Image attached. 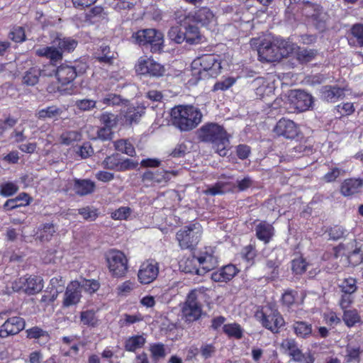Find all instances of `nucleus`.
<instances>
[{"label": "nucleus", "mask_w": 363, "mask_h": 363, "mask_svg": "<svg viewBox=\"0 0 363 363\" xmlns=\"http://www.w3.org/2000/svg\"><path fill=\"white\" fill-rule=\"evenodd\" d=\"M197 137L199 141L211 144L215 152L220 157L228 155L231 135L223 125L217 123H206L198 129Z\"/></svg>", "instance_id": "obj_1"}, {"label": "nucleus", "mask_w": 363, "mask_h": 363, "mask_svg": "<svg viewBox=\"0 0 363 363\" xmlns=\"http://www.w3.org/2000/svg\"><path fill=\"white\" fill-rule=\"evenodd\" d=\"M172 124L181 131H189L201 122L203 115L199 108L189 105H179L171 111Z\"/></svg>", "instance_id": "obj_2"}, {"label": "nucleus", "mask_w": 363, "mask_h": 363, "mask_svg": "<svg viewBox=\"0 0 363 363\" xmlns=\"http://www.w3.org/2000/svg\"><path fill=\"white\" fill-rule=\"evenodd\" d=\"M191 68L192 75L199 80L216 77L222 67L218 55H203L192 62Z\"/></svg>", "instance_id": "obj_3"}, {"label": "nucleus", "mask_w": 363, "mask_h": 363, "mask_svg": "<svg viewBox=\"0 0 363 363\" xmlns=\"http://www.w3.org/2000/svg\"><path fill=\"white\" fill-rule=\"evenodd\" d=\"M115 111L118 112L115 116V124L118 123L122 125L137 123L144 113L143 108L133 106L128 100L122 99L121 96L117 94H115Z\"/></svg>", "instance_id": "obj_4"}, {"label": "nucleus", "mask_w": 363, "mask_h": 363, "mask_svg": "<svg viewBox=\"0 0 363 363\" xmlns=\"http://www.w3.org/2000/svg\"><path fill=\"white\" fill-rule=\"evenodd\" d=\"M292 48L289 42L281 40L277 43L270 41L262 42L258 48L257 52L259 60L265 62H274L286 56Z\"/></svg>", "instance_id": "obj_5"}, {"label": "nucleus", "mask_w": 363, "mask_h": 363, "mask_svg": "<svg viewBox=\"0 0 363 363\" xmlns=\"http://www.w3.org/2000/svg\"><path fill=\"white\" fill-rule=\"evenodd\" d=\"M133 38L135 43L150 48L153 53L160 52L164 47V35L156 29L140 30L133 35Z\"/></svg>", "instance_id": "obj_6"}, {"label": "nucleus", "mask_w": 363, "mask_h": 363, "mask_svg": "<svg viewBox=\"0 0 363 363\" xmlns=\"http://www.w3.org/2000/svg\"><path fill=\"white\" fill-rule=\"evenodd\" d=\"M256 317L262 325L273 334L279 333L286 323L279 310L271 304L257 312Z\"/></svg>", "instance_id": "obj_7"}, {"label": "nucleus", "mask_w": 363, "mask_h": 363, "mask_svg": "<svg viewBox=\"0 0 363 363\" xmlns=\"http://www.w3.org/2000/svg\"><path fill=\"white\" fill-rule=\"evenodd\" d=\"M303 13L307 23L315 30L322 33L327 29L329 16L323 6L308 1L304 5Z\"/></svg>", "instance_id": "obj_8"}, {"label": "nucleus", "mask_w": 363, "mask_h": 363, "mask_svg": "<svg viewBox=\"0 0 363 363\" xmlns=\"http://www.w3.org/2000/svg\"><path fill=\"white\" fill-rule=\"evenodd\" d=\"M44 287L41 277L34 274H26L11 282V289L14 292L23 291L28 295L39 293Z\"/></svg>", "instance_id": "obj_9"}, {"label": "nucleus", "mask_w": 363, "mask_h": 363, "mask_svg": "<svg viewBox=\"0 0 363 363\" xmlns=\"http://www.w3.org/2000/svg\"><path fill=\"white\" fill-rule=\"evenodd\" d=\"M202 234V228L196 223L184 226L176 235L182 249H193L199 243Z\"/></svg>", "instance_id": "obj_10"}, {"label": "nucleus", "mask_w": 363, "mask_h": 363, "mask_svg": "<svg viewBox=\"0 0 363 363\" xmlns=\"http://www.w3.org/2000/svg\"><path fill=\"white\" fill-rule=\"evenodd\" d=\"M200 290H191L187 295L182 308V315L186 323H192L199 319L201 315V306L198 302V294Z\"/></svg>", "instance_id": "obj_11"}, {"label": "nucleus", "mask_w": 363, "mask_h": 363, "mask_svg": "<svg viewBox=\"0 0 363 363\" xmlns=\"http://www.w3.org/2000/svg\"><path fill=\"white\" fill-rule=\"evenodd\" d=\"M158 273V263L155 260H147L140 265L138 279L140 284H149L156 279Z\"/></svg>", "instance_id": "obj_12"}, {"label": "nucleus", "mask_w": 363, "mask_h": 363, "mask_svg": "<svg viewBox=\"0 0 363 363\" xmlns=\"http://www.w3.org/2000/svg\"><path fill=\"white\" fill-rule=\"evenodd\" d=\"M135 70L140 74H150L154 77L162 76L165 72V69L162 65L152 60L143 58L138 60Z\"/></svg>", "instance_id": "obj_13"}, {"label": "nucleus", "mask_w": 363, "mask_h": 363, "mask_svg": "<svg viewBox=\"0 0 363 363\" xmlns=\"http://www.w3.org/2000/svg\"><path fill=\"white\" fill-rule=\"evenodd\" d=\"M82 298L81 283L77 281H72L67 284L64 294L62 306L68 308L78 304Z\"/></svg>", "instance_id": "obj_14"}, {"label": "nucleus", "mask_w": 363, "mask_h": 363, "mask_svg": "<svg viewBox=\"0 0 363 363\" xmlns=\"http://www.w3.org/2000/svg\"><path fill=\"white\" fill-rule=\"evenodd\" d=\"M26 322L23 318L14 316L8 318L0 328V337L6 338L16 335L25 328Z\"/></svg>", "instance_id": "obj_15"}, {"label": "nucleus", "mask_w": 363, "mask_h": 363, "mask_svg": "<svg viewBox=\"0 0 363 363\" xmlns=\"http://www.w3.org/2000/svg\"><path fill=\"white\" fill-rule=\"evenodd\" d=\"M291 104L294 111L303 112L309 109L313 103V96L308 93L297 90L290 96Z\"/></svg>", "instance_id": "obj_16"}, {"label": "nucleus", "mask_w": 363, "mask_h": 363, "mask_svg": "<svg viewBox=\"0 0 363 363\" xmlns=\"http://www.w3.org/2000/svg\"><path fill=\"white\" fill-rule=\"evenodd\" d=\"M274 131L279 136L294 139L298 135V128L293 121L281 118L277 122Z\"/></svg>", "instance_id": "obj_17"}, {"label": "nucleus", "mask_w": 363, "mask_h": 363, "mask_svg": "<svg viewBox=\"0 0 363 363\" xmlns=\"http://www.w3.org/2000/svg\"><path fill=\"white\" fill-rule=\"evenodd\" d=\"M77 75L76 68L67 65H61L57 67L56 77L62 86L70 84Z\"/></svg>", "instance_id": "obj_18"}, {"label": "nucleus", "mask_w": 363, "mask_h": 363, "mask_svg": "<svg viewBox=\"0 0 363 363\" xmlns=\"http://www.w3.org/2000/svg\"><path fill=\"white\" fill-rule=\"evenodd\" d=\"M239 269L233 264H227L211 274V279L216 282H227L231 280Z\"/></svg>", "instance_id": "obj_19"}, {"label": "nucleus", "mask_w": 363, "mask_h": 363, "mask_svg": "<svg viewBox=\"0 0 363 363\" xmlns=\"http://www.w3.org/2000/svg\"><path fill=\"white\" fill-rule=\"evenodd\" d=\"M198 260L200 267V276L204 275L218 265L217 257L211 253L205 252L202 254L198 257Z\"/></svg>", "instance_id": "obj_20"}, {"label": "nucleus", "mask_w": 363, "mask_h": 363, "mask_svg": "<svg viewBox=\"0 0 363 363\" xmlns=\"http://www.w3.org/2000/svg\"><path fill=\"white\" fill-rule=\"evenodd\" d=\"M35 53L40 57H45L50 60V62L55 64L62 59V54L60 49L55 45L46 46L36 50Z\"/></svg>", "instance_id": "obj_21"}, {"label": "nucleus", "mask_w": 363, "mask_h": 363, "mask_svg": "<svg viewBox=\"0 0 363 363\" xmlns=\"http://www.w3.org/2000/svg\"><path fill=\"white\" fill-rule=\"evenodd\" d=\"M128 269V259L121 250H115V277H124Z\"/></svg>", "instance_id": "obj_22"}, {"label": "nucleus", "mask_w": 363, "mask_h": 363, "mask_svg": "<svg viewBox=\"0 0 363 363\" xmlns=\"http://www.w3.org/2000/svg\"><path fill=\"white\" fill-rule=\"evenodd\" d=\"M362 186L363 180L361 179H347L342 183L340 191L345 196H351L359 192Z\"/></svg>", "instance_id": "obj_23"}, {"label": "nucleus", "mask_w": 363, "mask_h": 363, "mask_svg": "<svg viewBox=\"0 0 363 363\" xmlns=\"http://www.w3.org/2000/svg\"><path fill=\"white\" fill-rule=\"evenodd\" d=\"M32 201V198L26 192L20 193L14 199H8L4 204L6 211L13 210L18 207L27 206Z\"/></svg>", "instance_id": "obj_24"}, {"label": "nucleus", "mask_w": 363, "mask_h": 363, "mask_svg": "<svg viewBox=\"0 0 363 363\" xmlns=\"http://www.w3.org/2000/svg\"><path fill=\"white\" fill-rule=\"evenodd\" d=\"M255 232L256 236L259 240L268 243L274 236V228L272 225L267 222L262 221L256 225Z\"/></svg>", "instance_id": "obj_25"}, {"label": "nucleus", "mask_w": 363, "mask_h": 363, "mask_svg": "<svg viewBox=\"0 0 363 363\" xmlns=\"http://www.w3.org/2000/svg\"><path fill=\"white\" fill-rule=\"evenodd\" d=\"M95 183L90 179H75L73 189L79 196H86L93 193L95 190Z\"/></svg>", "instance_id": "obj_26"}, {"label": "nucleus", "mask_w": 363, "mask_h": 363, "mask_svg": "<svg viewBox=\"0 0 363 363\" xmlns=\"http://www.w3.org/2000/svg\"><path fill=\"white\" fill-rule=\"evenodd\" d=\"M292 329L295 335L299 338L307 339L311 336H314L312 324L306 321H294Z\"/></svg>", "instance_id": "obj_27"}, {"label": "nucleus", "mask_w": 363, "mask_h": 363, "mask_svg": "<svg viewBox=\"0 0 363 363\" xmlns=\"http://www.w3.org/2000/svg\"><path fill=\"white\" fill-rule=\"evenodd\" d=\"M52 44L56 45L62 54L63 52H71L74 51L78 45V42L77 40L70 37L61 38L60 35H57L52 40Z\"/></svg>", "instance_id": "obj_28"}, {"label": "nucleus", "mask_w": 363, "mask_h": 363, "mask_svg": "<svg viewBox=\"0 0 363 363\" xmlns=\"http://www.w3.org/2000/svg\"><path fill=\"white\" fill-rule=\"evenodd\" d=\"M65 108L57 106H49L40 109L36 113V117L40 120L52 119L57 121L64 112Z\"/></svg>", "instance_id": "obj_29"}, {"label": "nucleus", "mask_w": 363, "mask_h": 363, "mask_svg": "<svg viewBox=\"0 0 363 363\" xmlns=\"http://www.w3.org/2000/svg\"><path fill=\"white\" fill-rule=\"evenodd\" d=\"M194 21L202 26H208L215 21L213 12L207 7H202L194 12Z\"/></svg>", "instance_id": "obj_30"}, {"label": "nucleus", "mask_w": 363, "mask_h": 363, "mask_svg": "<svg viewBox=\"0 0 363 363\" xmlns=\"http://www.w3.org/2000/svg\"><path fill=\"white\" fill-rule=\"evenodd\" d=\"M179 267L186 274L200 275V267L197 257L192 256L182 260L179 262Z\"/></svg>", "instance_id": "obj_31"}, {"label": "nucleus", "mask_w": 363, "mask_h": 363, "mask_svg": "<svg viewBox=\"0 0 363 363\" xmlns=\"http://www.w3.org/2000/svg\"><path fill=\"white\" fill-rule=\"evenodd\" d=\"M321 93L325 99L335 101L345 94V89L337 86L327 85L321 89Z\"/></svg>", "instance_id": "obj_32"}, {"label": "nucleus", "mask_w": 363, "mask_h": 363, "mask_svg": "<svg viewBox=\"0 0 363 363\" xmlns=\"http://www.w3.org/2000/svg\"><path fill=\"white\" fill-rule=\"evenodd\" d=\"M184 37L186 41L189 45H196L201 42L202 36L200 34L198 27L194 25H189L184 27Z\"/></svg>", "instance_id": "obj_33"}, {"label": "nucleus", "mask_w": 363, "mask_h": 363, "mask_svg": "<svg viewBox=\"0 0 363 363\" xmlns=\"http://www.w3.org/2000/svg\"><path fill=\"white\" fill-rule=\"evenodd\" d=\"M146 342V338L143 335H137L127 338L124 343L125 350L135 352V350L143 347Z\"/></svg>", "instance_id": "obj_34"}, {"label": "nucleus", "mask_w": 363, "mask_h": 363, "mask_svg": "<svg viewBox=\"0 0 363 363\" xmlns=\"http://www.w3.org/2000/svg\"><path fill=\"white\" fill-rule=\"evenodd\" d=\"M115 150L130 157H133L136 155L133 145L128 139H121L115 141Z\"/></svg>", "instance_id": "obj_35"}, {"label": "nucleus", "mask_w": 363, "mask_h": 363, "mask_svg": "<svg viewBox=\"0 0 363 363\" xmlns=\"http://www.w3.org/2000/svg\"><path fill=\"white\" fill-rule=\"evenodd\" d=\"M82 139V133L78 130H65L60 138V143L65 145H72Z\"/></svg>", "instance_id": "obj_36"}, {"label": "nucleus", "mask_w": 363, "mask_h": 363, "mask_svg": "<svg viewBox=\"0 0 363 363\" xmlns=\"http://www.w3.org/2000/svg\"><path fill=\"white\" fill-rule=\"evenodd\" d=\"M223 331L230 337L240 340L243 336V329L236 323L225 324L223 326Z\"/></svg>", "instance_id": "obj_37"}, {"label": "nucleus", "mask_w": 363, "mask_h": 363, "mask_svg": "<svg viewBox=\"0 0 363 363\" xmlns=\"http://www.w3.org/2000/svg\"><path fill=\"white\" fill-rule=\"evenodd\" d=\"M342 319L348 327H352L357 323H362L361 316L356 309L345 310Z\"/></svg>", "instance_id": "obj_38"}, {"label": "nucleus", "mask_w": 363, "mask_h": 363, "mask_svg": "<svg viewBox=\"0 0 363 363\" xmlns=\"http://www.w3.org/2000/svg\"><path fill=\"white\" fill-rule=\"evenodd\" d=\"M317 54L314 49H300L296 52V59L300 63L306 64L314 60Z\"/></svg>", "instance_id": "obj_39"}, {"label": "nucleus", "mask_w": 363, "mask_h": 363, "mask_svg": "<svg viewBox=\"0 0 363 363\" xmlns=\"http://www.w3.org/2000/svg\"><path fill=\"white\" fill-rule=\"evenodd\" d=\"M41 74V71L38 67H32L28 69L23 77V82L28 86L36 84Z\"/></svg>", "instance_id": "obj_40"}, {"label": "nucleus", "mask_w": 363, "mask_h": 363, "mask_svg": "<svg viewBox=\"0 0 363 363\" xmlns=\"http://www.w3.org/2000/svg\"><path fill=\"white\" fill-rule=\"evenodd\" d=\"M110 48L103 43L98 51L96 52V58L102 63L111 65L113 56L110 55Z\"/></svg>", "instance_id": "obj_41"}, {"label": "nucleus", "mask_w": 363, "mask_h": 363, "mask_svg": "<svg viewBox=\"0 0 363 363\" xmlns=\"http://www.w3.org/2000/svg\"><path fill=\"white\" fill-rule=\"evenodd\" d=\"M104 9L101 6H95L92 8L87 13H86V21L89 23H95L101 19L105 18Z\"/></svg>", "instance_id": "obj_42"}, {"label": "nucleus", "mask_w": 363, "mask_h": 363, "mask_svg": "<svg viewBox=\"0 0 363 363\" xmlns=\"http://www.w3.org/2000/svg\"><path fill=\"white\" fill-rule=\"evenodd\" d=\"M184 31L182 26H173L169 30L167 36L171 41L180 44L185 40Z\"/></svg>", "instance_id": "obj_43"}, {"label": "nucleus", "mask_w": 363, "mask_h": 363, "mask_svg": "<svg viewBox=\"0 0 363 363\" xmlns=\"http://www.w3.org/2000/svg\"><path fill=\"white\" fill-rule=\"evenodd\" d=\"M18 191V186L14 182H6L0 184V196L9 197Z\"/></svg>", "instance_id": "obj_44"}, {"label": "nucleus", "mask_w": 363, "mask_h": 363, "mask_svg": "<svg viewBox=\"0 0 363 363\" xmlns=\"http://www.w3.org/2000/svg\"><path fill=\"white\" fill-rule=\"evenodd\" d=\"M280 347L284 352L289 357L299 350L297 342L293 338H286L283 340Z\"/></svg>", "instance_id": "obj_45"}, {"label": "nucleus", "mask_w": 363, "mask_h": 363, "mask_svg": "<svg viewBox=\"0 0 363 363\" xmlns=\"http://www.w3.org/2000/svg\"><path fill=\"white\" fill-rule=\"evenodd\" d=\"M345 171L343 169L336 166H329V171L323 176V179L325 182L330 183L335 182L338 177L344 176Z\"/></svg>", "instance_id": "obj_46"}, {"label": "nucleus", "mask_w": 363, "mask_h": 363, "mask_svg": "<svg viewBox=\"0 0 363 363\" xmlns=\"http://www.w3.org/2000/svg\"><path fill=\"white\" fill-rule=\"evenodd\" d=\"M357 281L356 279L352 277L344 279L339 284V287L341 289V291L343 294H354L357 289Z\"/></svg>", "instance_id": "obj_47"}, {"label": "nucleus", "mask_w": 363, "mask_h": 363, "mask_svg": "<svg viewBox=\"0 0 363 363\" xmlns=\"http://www.w3.org/2000/svg\"><path fill=\"white\" fill-rule=\"evenodd\" d=\"M150 351L153 360L158 361L166 356V350L162 343H155L150 345Z\"/></svg>", "instance_id": "obj_48"}, {"label": "nucleus", "mask_w": 363, "mask_h": 363, "mask_svg": "<svg viewBox=\"0 0 363 363\" xmlns=\"http://www.w3.org/2000/svg\"><path fill=\"white\" fill-rule=\"evenodd\" d=\"M308 263L306 259L301 257L294 259L291 261V269L296 275L303 274L307 269Z\"/></svg>", "instance_id": "obj_49"}, {"label": "nucleus", "mask_w": 363, "mask_h": 363, "mask_svg": "<svg viewBox=\"0 0 363 363\" xmlns=\"http://www.w3.org/2000/svg\"><path fill=\"white\" fill-rule=\"evenodd\" d=\"M138 161H133L130 159H125L122 161L115 162V171H128L135 169L138 166Z\"/></svg>", "instance_id": "obj_50"}, {"label": "nucleus", "mask_w": 363, "mask_h": 363, "mask_svg": "<svg viewBox=\"0 0 363 363\" xmlns=\"http://www.w3.org/2000/svg\"><path fill=\"white\" fill-rule=\"evenodd\" d=\"M142 320H143V317L139 313L135 314V315H130L128 313H125L120 318L118 323L121 328H123L125 326H128L135 323L141 321Z\"/></svg>", "instance_id": "obj_51"}, {"label": "nucleus", "mask_w": 363, "mask_h": 363, "mask_svg": "<svg viewBox=\"0 0 363 363\" xmlns=\"http://www.w3.org/2000/svg\"><path fill=\"white\" fill-rule=\"evenodd\" d=\"M55 233V227L52 224L46 223L40 229L39 238L40 241H49Z\"/></svg>", "instance_id": "obj_52"}, {"label": "nucleus", "mask_w": 363, "mask_h": 363, "mask_svg": "<svg viewBox=\"0 0 363 363\" xmlns=\"http://www.w3.org/2000/svg\"><path fill=\"white\" fill-rule=\"evenodd\" d=\"M227 182H218L214 185L208 186L205 190V194L211 196L223 194L226 191Z\"/></svg>", "instance_id": "obj_53"}, {"label": "nucleus", "mask_w": 363, "mask_h": 363, "mask_svg": "<svg viewBox=\"0 0 363 363\" xmlns=\"http://www.w3.org/2000/svg\"><path fill=\"white\" fill-rule=\"evenodd\" d=\"M135 288V282L128 280L119 284L117 287V294L118 296H128Z\"/></svg>", "instance_id": "obj_54"}, {"label": "nucleus", "mask_w": 363, "mask_h": 363, "mask_svg": "<svg viewBox=\"0 0 363 363\" xmlns=\"http://www.w3.org/2000/svg\"><path fill=\"white\" fill-rule=\"evenodd\" d=\"M291 359L300 363H314L315 359L311 352L303 353L299 349L291 356Z\"/></svg>", "instance_id": "obj_55"}, {"label": "nucleus", "mask_w": 363, "mask_h": 363, "mask_svg": "<svg viewBox=\"0 0 363 363\" xmlns=\"http://www.w3.org/2000/svg\"><path fill=\"white\" fill-rule=\"evenodd\" d=\"M9 36L15 43H23L26 40L25 30L21 26L13 27Z\"/></svg>", "instance_id": "obj_56"}, {"label": "nucleus", "mask_w": 363, "mask_h": 363, "mask_svg": "<svg viewBox=\"0 0 363 363\" xmlns=\"http://www.w3.org/2000/svg\"><path fill=\"white\" fill-rule=\"evenodd\" d=\"M26 333L27 337L29 339L45 337L48 340L49 338L48 333L37 326L26 330Z\"/></svg>", "instance_id": "obj_57"}, {"label": "nucleus", "mask_w": 363, "mask_h": 363, "mask_svg": "<svg viewBox=\"0 0 363 363\" xmlns=\"http://www.w3.org/2000/svg\"><path fill=\"white\" fill-rule=\"evenodd\" d=\"M235 82V79L233 77H228L223 80L217 82L213 89V91H225L230 88Z\"/></svg>", "instance_id": "obj_58"}, {"label": "nucleus", "mask_w": 363, "mask_h": 363, "mask_svg": "<svg viewBox=\"0 0 363 363\" xmlns=\"http://www.w3.org/2000/svg\"><path fill=\"white\" fill-rule=\"evenodd\" d=\"M298 293L294 290H286L282 295L281 301L283 305L287 306L288 308L291 307L294 305L296 301V297L297 296Z\"/></svg>", "instance_id": "obj_59"}, {"label": "nucleus", "mask_w": 363, "mask_h": 363, "mask_svg": "<svg viewBox=\"0 0 363 363\" xmlns=\"http://www.w3.org/2000/svg\"><path fill=\"white\" fill-rule=\"evenodd\" d=\"M81 283V290L92 294L96 291L99 288V283L94 279H83Z\"/></svg>", "instance_id": "obj_60"}, {"label": "nucleus", "mask_w": 363, "mask_h": 363, "mask_svg": "<svg viewBox=\"0 0 363 363\" xmlns=\"http://www.w3.org/2000/svg\"><path fill=\"white\" fill-rule=\"evenodd\" d=\"M235 153L240 160H245L250 155L251 147L245 144H240L235 147Z\"/></svg>", "instance_id": "obj_61"}, {"label": "nucleus", "mask_w": 363, "mask_h": 363, "mask_svg": "<svg viewBox=\"0 0 363 363\" xmlns=\"http://www.w3.org/2000/svg\"><path fill=\"white\" fill-rule=\"evenodd\" d=\"M76 106L82 111H88L96 107V101L91 99L77 100L75 103Z\"/></svg>", "instance_id": "obj_62"}, {"label": "nucleus", "mask_w": 363, "mask_h": 363, "mask_svg": "<svg viewBox=\"0 0 363 363\" xmlns=\"http://www.w3.org/2000/svg\"><path fill=\"white\" fill-rule=\"evenodd\" d=\"M347 354L345 356V359L347 362H359L360 359V349L359 347H347L346 349Z\"/></svg>", "instance_id": "obj_63"}, {"label": "nucleus", "mask_w": 363, "mask_h": 363, "mask_svg": "<svg viewBox=\"0 0 363 363\" xmlns=\"http://www.w3.org/2000/svg\"><path fill=\"white\" fill-rule=\"evenodd\" d=\"M351 33L357 39L360 47L363 46V24L356 23L351 28Z\"/></svg>", "instance_id": "obj_64"}]
</instances>
